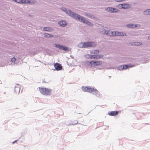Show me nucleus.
I'll return each instance as SVG.
<instances>
[{
	"label": "nucleus",
	"instance_id": "1",
	"mask_svg": "<svg viewBox=\"0 0 150 150\" xmlns=\"http://www.w3.org/2000/svg\"><path fill=\"white\" fill-rule=\"evenodd\" d=\"M62 10L65 11V12L69 14V16L74 18L75 19L78 20L83 23H86V24L90 26H93L92 24H91L90 22L86 20L81 16L74 13L70 10L67 9L65 8H63Z\"/></svg>",
	"mask_w": 150,
	"mask_h": 150
},
{
	"label": "nucleus",
	"instance_id": "2",
	"mask_svg": "<svg viewBox=\"0 0 150 150\" xmlns=\"http://www.w3.org/2000/svg\"><path fill=\"white\" fill-rule=\"evenodd\" d=\"M103 34H106L107 35L110 36H114L115 35L120 36H124L126 35V34L125 33L118 32L117 33L116 32H112L110 31H105V33Z\"/></svg>",
	"mask_w": 150,
	"mask_h": 150
},
{
	"label": "nucleus",
	"instance_id": "3",
	"mask_svg": "<svg viewBox=\"0 0 150 150\" xmlns=\"http://www.w3.org/2000/svg\"><path fill=\"white\" fill-rule=\"evenodd\" d=\"M39 89L40 93L42 94L45 96L50 95L52 91L51 90L48 88L39 87Z\"/></svg>",
	"mask_w": 150,
	"mask_h": 150
},
{
	"label": "nucleus",
	"instance_id": "4",
	"mask_svg": "<svg viewBox=\"0 0 150 150\" xmlns=\"http://www.w3.org/2000/svg\"><path fill=\"white\" fill-rule=\"evenodd\" d=\"M96 43L94 42H87L81 43L80 44V47L82 48H86L95 46Z\"/></svg>",
	"mask_w": 150,
	"mask_h": 150
},
{
	"label": "nucleus",
	"instance_id": "5",
	"mask_svg": "<svg viewBox=\"0 0 150 150\" xmlns=\"http://www.w3.org/2000/svg\"><path fill=\"white\" fill-rule=\"evenodd\" d=\"M99 51L98 50H93L91 52V54L93 59H98L103 57L101 55H98Z\"/></svg>",
	"mask_w": 150,
	"mask_h": 150
},
{
	"label": "nucleus",
	"instance_id": "6",
	"mask_svg": "<svg viewBox=\"0 0 150 150\" xmlns=\"http://www.w3.org/2000/svg\"><path fill=\"white\" fill-rule=\"evenodd\" d=\"M89 63V65L91 67H96L102 64V62L100 61H92L91 62H88Z\"/></svg>",
	"mask_w": 150,
	"mask_h": 150
},
{
	"label": "nucleus",
	"instance_id": "7",
	"mask_svg": "<svg viewBox=\"0 0 150 150\" xmlns=\"http://www.w3.org/2000/svg\"><path fill=\"white\" fill-rule=\"evenodd\" d=\"M82 90L85 92H88L90 93H92L93 91H95V89L93 88L87 87L86 86H82Z\"/></svg>",
	"mask_w": 150,
	"mask_h": 150
},
{
	"label": "nucleus",
	"instance_id": "8",
	"mask_svg": "<svg viewBox=\"0 0 150 150\" xmlns=\"http://www.w3.org/2000/svg\"><path fill=\"white\" fill-rule=\"evenodd\" d=\"M117 7L120 9H126L129 8L130 6L127 4H120L118 5Z\"/></svg>",
	"mask_w": 150,
	"mask_h": 150
},
{
	"label": "nucleus",
	"instance_id": "9",
	"mask_svg": "<svg viewBox=\"0 0 150 150\" xmlns=\"http://www.w3.org/2000/svg\"><path fill=\"white\" fill-rule=\"evenodd\" d=\"M55 47L59 49L62 50H63L64 51L67 52L69 51V48L66 47H64L62 45H60L59 44H55Z\"/></svg>",
	"mask_w": 150,
	"mask_h": 150
},
{
	"label": "nucleus",
	"instance_id": "10",
	"mask_svg": "<svg viewBox=\"0 0 150 150\" xmlns=\"http://www.w3.org/2000/svg\"><path fill=\"white\" fill-rule=\"evenodd\" d=\"M13 1L19 3H30V0H13Z\"/></svg>",
	"mask_w": 150,
	"mask_h": 150
},
{
	"label": "nucleus",
	"instance_id": "11",
	"mask_svg": "<svg viewBox=\"0 0 150 150\" xmlns=\"http://www.w3.org/2000/svg\"><path fill=\"white\" fill-rule=\"evenodd\" d=\"M54 67L57 70H60L62 69L61 65L59 63H56L54 64Z\"/></svg>",
	"mask_w": 150,
	"mask_h": 150
},
{
	"label": "nucleus",
	"instance_id": "12",
	"mask_svg": "<svg viewBox=\"0 0 150 150\" xmlns=\"http://www.w3.org/2000/svg\"><path fill=\"white\" fill-rule=\"evenodd\" d=\"M119 112V111H112L111 112H109L108 113V114L110 115L111 116H114L117 115L118 114Z\"/></svg>",
	"mask_w": 150,
	"mask_h": 150
},
{
	"label": "nucleus",
	"instance_id": "13",
	"mask_svg": "<svg viewBox=\"0 0 150 150\" xmlns=\"http://www.w3.org/2000/svg\"><path fill=\"white\" fill-rule=\"evenodd\" d=\"M14 91L16 93H18L20 92V86L19 84H17V86H15L14 88Z\"/></svg>",
	"mask_w": 150,
	"mask_h": 150
},
{
	"label": "nucleus",
	"instance_id": "14",
	"mask_svg": "<svg viewBox=\"0 0 150 150\" xmlns=\"http://www.w3.org/2000/svg\"><path fill=\"white\" fill-rule=\"evenodd\" d=\"M108 11L111 12H117V10L115 8H107Z\"/></svg>",
	"mask_w": 150,
	"mask_h": 150
},
{
	"label": "nucleus",
	"instance_id": "15",
	"mask_svg": "<svg viewBox=\"0 0 150 150\" xmlns=\"http://www.w3.org/2000/svg\"><path fill=\"white\" fill-rule=\"evenodd\" d=\"M58 23L60 25L63 27L67 25L66 22L64 21H59Z\"/></svg>",
	"mask_w": 150,
	"mask_h": 150
},
{
	"label": "nucleus",
	"instance_id": "16",
	"mask_svg": "<svg viewBox=\"0 0 150 150\" xmlns=\"http://www.w3.org/2000/svg\"><path fill=\"white\" fill-rule=\"evenodd\" d=\"M132 67V66L130 65H129V66L128 67L127 65H124L121 66L120 67L123 70L127 69L128 67Z\"/></svg>",
	"mask_w": 150,
	"mask_h": 150
},
{
	"label": "nucleus",
	"instance_id": "17",
	"mask_svg": "<svg viewBox=\"0 0 150 150\" xmlns=\"http://www.w3.org/2000/svg\"><path fill=\"white\" fill-rule=\"evenodd\" d=\"M92 93L93 94L97 96H99V91L96 89H95V91H93Z\"/></svg>",
	"mask_w": 150,
	"mask_h": 150
},
{
	"label": "nucleus",
	"instance_id": "18",
	"mask_svg": "<svg viewBox=\"0 0 150 150\" xmlns=\"http://www.w3.org/2000/svg\"><path fill=\"white\" fill-rule=\"evenodd\" d=\"M44 35L45 37L47 38H51L53 37V36L52 35L49 34L47 33H45L44 34Z\"/></svg>",
	"mask_w": 150,
	"mask_h": 150
},
{
	"label": "nucleus",
	"instance_id": "19",
	"mask_svg": "<svg viewBox=\"0 0 150 150\" xmlns=\"http://www.w3.org/2000/svg\"><path fill=\"white\" fill-rule=\"evenodd\" d=\"M144 13L146 15L150 14V9L146 10L144 11Z\"/></svg>",
	"mask_w": 150,
	"mask_h": 150
},
{
	"label": "nucleus",
	"instance_id": "20",
	"mask_svg": "<svg viewBox=\"0 0 150 150\" xmlns=\"http://www.w3.org/2000/svg\"><path fill=\"white\" fill-rule=\"evenodd\" d=\"M51 29L50 28L48 27H45L43 28L44 30L46 31H50Z\"/></svg>",
	"mask_w": 150,
	"mask_h": 150
},
{
	"label": "nucleus",
	"instance_id": "21",
	"mask_svg": "<svg viewBox=\"0 0 150 150\" xmlns=\"http://www.w3.org/2000/svg\"><path fill=\"white\" fill-rule=\"evenodd\" d=\"M85 57H86V58H87V59H90V58L92 59V58H93V57L92 56L91 54L90 55L89 54H86L85 55Z\"/></svg>",
	"mask_w": 150,
	"mask_h": 150
},
{
	"label": "nucleus",
	"instance_id": "22",
	"mask_svg": "<svg viewBox=\"0 0 150 150\" xmlns=\"http://www.w3.org/2000/svg\"><path fill=\"white\" fill-rule=\"evenodd\" d=\"M127 26L129 28H134L136 27V25L134 26L132 24H128L127 25Z\"/></svg>",
	"mask_w": 150,
	"mask_h": 150
},
{
	"label": "nucleus",
	"instance_id": "23",
	"mask_svg": "<svg viewBox=\"0 0 150 150\" xmlns=\"http://www.w3.org/2000/svg\"><path fill=\"white\" fill-rule=\"evenodd\" d=\"M142 43L139 42H136L134 43V45L136 46H139L142 45Z\"/></svg>",
	"mask_w": 150,
	"mask_h": 150
},
{
	"label": "nucleus",
	"instance_id": "24",
	"mask_svg": "<svg viewBox=\"0 0 150 150\" xmlns=\"http://www.w3.org/2000/svg\"><path fill=\"white\" fill-rule=\"evenodd\" d=\"M16 60V59L14 57L11 60V62H13V63H15Z\"/></svg>",
	"mask_w": 150,
	"mask_h": 150
},
{
	"label": "nucleus",
	"instance_id": "25",
	"mask_svg": "<svg viewBox=\"0 0 150 150\" xmlns=\"http://www.w3.org/2000/svg\"><path fill=\"white\" fill-rule=\"evenodd\" d=\"M117 2H122L124 1V0H115Z\"/></svg>",
	"mask_w": 150,
	"mask_h": 150
},
{
	"label": "nucleus",
	"instance_id": "26",
	"mask_svg": "<svg viewBox=\"0 0 150 150\" xmlns=\"http://www.w3.org/2000/svg\"><path fill=\"white\" fill-rule=\"evenodd\" d=\"M148 39H149V40H150V36H149V37H148Z\"/></svg>",
	"mask_w": 150,
	"mask_h": 150
},
{
	"label": "nucleus",
	"instance_id": "27",
	"mask_svg": "<svg viewBox=\"0 0 150 150\" xmlns=\"http://www.w3.org/2000/svg\"><path fill=\"white\" fill-rule=\"evenodd\" d=\"M16 141H15L14 142H13V144L15 142H16Z\"/></svg>",
	"mask_w": 150,
	"mask_h": 150
}]
</instances>
